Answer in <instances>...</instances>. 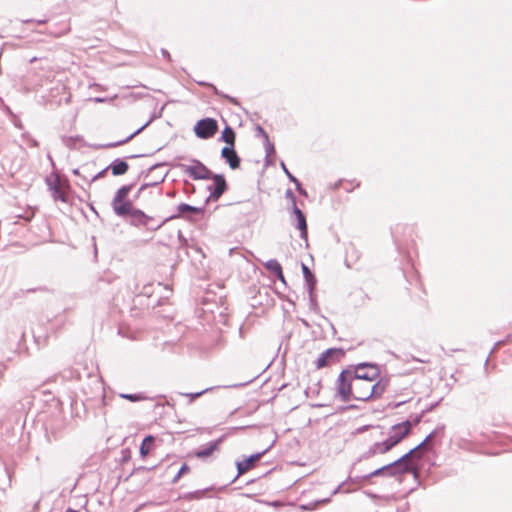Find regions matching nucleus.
Returning <instances> with one entry per match:
<instances>
[{
  "instance_id": "cd10ccee",
  "label": "nucleus",
  "mask_w": 512,
  "mask_h": 512,
  "mask_svg": "<svg viewBox=\"0 0 512 512\" xmlns=\"http://www.w3.org/2000/svg\"><path fill=\"white\" fill-rule=\"evenodd\" d=\"M64 429V422L62 419H59L56 426H53L51 423H46V432L49 431L53 435L54 439H57L60 435L62 430Z\"/></svg>"
},
{
  "instance_id": "20e7f679",
  "label": "nucleus",
  "mask_w": 512,
  "mask_h": 512,
  "mask_svg": "<svg viewBox=\"0 0 512 512\" xmlns=\"http://www.w3.org/2000/svg\"><path fill=\"white\" fill-rule=\"evenodd\" d=\"M165 163H156L149 167L147 170H142L139 175L138 179L140 178H149L148 181L143 183L140 186V191H144L149 187H156L159 186L161 183H163L168 175V171L160 172L159 169L164 167Z\"/></svg>"
},
{
  "instance_id": "bf43d9fd",
  "label": "nucleus",
  "mask_w": 512,
  "mask_h": 512,
  "mask_svg": "<svg viewBox=\"0 0 512 512\" xmlns=\"http://www.w3.org/2000/svg\"><path fill=\"white\" fill-rule=\"evenodd\" d=\"M369 427H370L369 425H364V426H362V427H359V428L356 430V432H357V433H362V432L366 431L367 429H369Z\"/></svg>"
},
{
  "instance_id": "473e14b6",
  "label": "nucleus",
  "mask_w": 512,
  "mask_h": 512,
  "mask_svg": "<svg viewBox=\"0 0 512 512\" xmlns=\"http://www.w3.org/2000/svg\"><path fill=\"white\" fill-rule=\"evenodd\" d=\"M265 268L274 275L282 270L281 264L276 259H269L265 264Z\"/></svg>"
},
{
  "instance_id": "393cba45",
  "label": "nucleus",
  "mask_w": 512,
  "mask_h": 512,
  "mask_svg": "<svg viewBox=\"0 0 512 512\" xmlns=\"http://www.w3.org/2000/svg\"><path fill=\"white\" fill-rule=\"evenodd\" d=\"M235 139L236 133L234 129L231 126L226 125L221 133L219 141L225 142L227 144L226 146H235Z\"/></svg>"
},
{
  "instance_id": "c03bdc74",
  "label": "nucleus",
  "mask_w": 512,
  "mask_h": 512,
  "mask_svg": "<svg viewBox=\"0 0 512 512\" xmlns=\"http://www.w3.org/2000/svg\"><path fill=\"white\" fill-rule=\"evenodd\" d=\"M411 457H415L417 459H421L422 458V454L420 453V450L417 449V446H415L414 448H412L411 450H409L407 452Z\"/></svg>"
},
{
  "instance_id": "37998d69",
  "label": "nucleus",
  "mask_w": 512,
  "mask_h": 512,
  "mask_svg": "<svg viewBox=\"0 0 512 512\" xmlns=\"http://www.w3.org/2000/svg\"><path fill=\"white\" fill-rule=\"evenodd\" d=\"M293 183L295 184V188L300 195L307 196V191L302 187V184L298 179Z\"/></svg>"
},
{
  "instance_id": "13d9d810",
  "label": "nucleus",
  "mask_w": 512,
  "mask_h": 512,
  "mask_svg": "<svg viewBox=\"0 0 512 512\" xmlns=\"http://www.w3.org/2000/svg\"><path fill=\"white\" fill-rule=\"evenodd\" d=\"M5 370H6V365L3 363H0V379L3 377Z\"/></svg>"
},
{
  "instance_id": "2eb2a0df",
  "label": "nucleus",
  "mask_w": 512,
  "mask_h": 512,
  "mask_svg": "<svg viewBox=\"0 0 512 512\" xmlns=\"http://www.w3.org/2000/svg\"><path fill=\"white\" fill-rule=\"evenodd\" d=\"M47 185L51 191V196L55 201L67 202V195L61 188L60 179L58 176L54 180L47 179Z\"/></svg>"
},
{
  "instance_id": "a211bd4d",
  "label": "nucleus",
  "mask_w": 512,
  "mask_h": 512,
  "mask_svg": "<svg viewBox=\"0 0 512 512\" xmlns=\"http://www.w3.org/2000/svg\"><path fill=\"white\" fill-rule=\"evenodd\" d=\"M224 436H220L218 439L201 446L196 452L195 456L198 459H205L209 457L214 451L219 449V445L222 443Z\"/></svg>"
},
{
  "instance_id": "f03ea898",
  "label": "nucleus",
  "mask_w": 512,
  "mask_h": 512,
  "mask_svg": "<svg viewBox=\"0 0 512 512\" xmlns=\"http://www.w3.org/2000/svg\"><path fill=\"white\" fill-rule=\"evenodd\" d=\"M348 369H352V377L355 381L370 383L381 375L380 366L373 362H360Z\"/></svg>"
},
{
  "instance_id": "58836bf2",
  "label": "nucleus",
  "mask_w": 512,
  "mask_h": 512,
  "mask_svg": "<svg viewBox=\"0 0 512 512\" xmlns=\"http://www.w3.org/2000/svg\"><path fill=\"white\" fill-rule=\"evenodd\" d=\"M369 478H363L362 476H348L345 480L346 484H359L361 481L368 480Z\"/></svg>"
},
{
  "instance_id": "e433bc0d",
  "label": "nucleus",
  "mask_w": 512,
  "mask_h": 512,
  "mask_svg": "<svg viewBox=\"0 0 512 512\" xmlns=\"http://www.w3.org/2000/svg\"><path fill=\"white\" fill-rule=\"evenodd\" d=\"M285 198L289 201L290 206H293V205L297 204L296 196H295V194L293 193V191L290 188H288L286 190Z\"/></svg>"
},
{
  "instance_id": "5fc2aeb1",
  "label": "nucleus",
  "mask_w": 512,
  "mask_h": 512,
  "mask_svg": "<svg viewBox=\"0 0 512 512\" xmlns=\"http://www.w3.org/2000/svg\"><path fill=\"white\" fill-rule=\"evenodd\" d=\"M37 291H48V289L46 287H37V288H31V289H28L27 292L28 293H34V292H37Z\"/></svg>"
},
{
  "instance_id": "c85d7f7f",
  "label": "nucleus",
  "mask_w": 512,
  "mask_h": 512,
  "mask_svg": "<svg viewBox=\"0 0 512 512\" xmlns=\"http://www.w3.org/2000/svg\"><path fill=\"white\" fill-rule=\"evenodd\" d=\"M210 488H205V489H201V490H195V491H191V492H187V493H184L180 496L181 499L183 500H186V501H191V500H195V499H201L205 492L209 491Z\"/></svg>"
},
{
  "instance_id": "ea45409f",
  "label": "nucleus",
  "mask_w": 512,
  "mask_h": 512,
  "mask_svg": "<svg viewBox=\"0 0 512 512\" xmlns=\"http://www.w3.org/2000/svg\"><path fill=\"white\" fill-rule=\"evenodd\" d=\"M212 388H206L204 390H201L199 392H195V393H185L183 394L184 396L186 397H189L191 401L195 400L196 398L202 396L204 393L208 392L209 390H211Z\"/></svg>"
},
{
  "instance_id": "0e129e2a",
  "label": "nucleus",
  "mask_w": 512,
  "mask_h": 512,
  "mask_svg": "<svg viewBox=\"0 0 512 512\" xmlns=\"http://www.w3.org/2000/svg\"><path fill=\"white\" fill-rule=\"evenodd\" d=\"M66 512H78V510H75V509H72V508H68V509L66 510Z\"/></svg>"
},
{
  "instance_id": "423d86ee",
  "label": "nucleus",
  "mask_w": 512,
  "mask_h": 512,
  "mask_svg": "<svg viewBox=\"0 0 512 512\" xmlns=\"http://www.w3.org/2000/svg\"><path fill=\"white\" fill-rule=\"evenodd\" d=\"M344 356V349L336 347L328 348L318 356V358L314 361V365L317 369H322L333 363L340 362Z\"/></svg>"
},
{
  "instance_id": "79ce46f5",
  "label": "nucleus",
  "mask_w": 512,
  "mask_h": 512,
  "mask_svg": "<svg viewBox=\"0 0 512 512\" xmlns=\"http://www.w3.org/2000/svg\"><path fill=\"white\" fill-rule=\"evenodd\" d=\"M131 458V452L129 449H123L121 451V462H127Z\"/></svg>"
},
{
  "instance_id": "39448f33",
  "label": "nucleus",
  "mask_w": 512,
  "mask_h": 512,
  "mask_svg": "<svg viewBox=\"0 0 512 512\" xmlns=\"http://www.w3.org/2000/svg\"><path fill=\"white\" fill-rule=\"evenodd\" d=\"M411 428L412 424L409 420H405L401 423L393 425L390 428L388 438L385 439L389 444V447L392 449L398 445L405 437L409 435Z\"/></svg>"
},
{
  "instance_id": "ddd939ff",
  "label": "nucleus",
  "mask_w": 512,
  "mask_h": 512,
  "mask_svg": "<svg viewBox=\"0 0 512 512\" xmlns=\"http://www.w3.org/2000/svg\"><path fill=\"white\" fill-rule=\"evenodd\" d=\"M377 381L370 386L369 390V399H378L380 398L387 390L390 385V377L388 375L379 376Z\"/></svg>"
},
{
  "instance_id": "f8f14e48",
  "label": "nucleus",
  "mask_w": 512,
  "mask_h": 512,
  "mask_svg": "<svg viewBox=\"0 0 512 512\" xmlns=\"http://www.w3.org/2000/svg\"><path fill=\"white\" fill-rule=\"evenodd\" d=\"M390 450H391V448L389 447V444L386 442V440L380 441V442H374L371 446H369V448L365 452H363L357 458V460L354 462L353 465H356L357 463H360L363 460L370 459L377 454H381V455L385 454V453L389 452Z\"/></svg>"
},
{
  "instance_id": "4468645a",
  "label": "nucleus",
  "mask_w": 512,
  "mask_h": 512,
  "mask_svg": "<svg viewBox=\"0 0 512 512\" xmlns=\"http://www.w3.org/2000/svg\"><path fill=\"white\" fill-rule=\"evenodd\" d=\"M221 158L229 165L232 170L240 167L241 158L235 150V146H224L221 149Z\"/></svg>"
},
{
  "instance_id": "774afa93",
  "label": "nucleus",
  "mask_w": 512,
  "mask_h": 512,
  "mask_svg": "<svg viewBox=\"0 0 512 512\" xmlns=\"http://www.w3.org/2000/svg\"><path fill=\"white\" fill-rule=\"evenodd\" d=\"M73 174H75V175H79V169H74V170H73Z\"/></svg>"
},
{
  "instance_id": "412c9836",
  "label": "nucleus",
  "mask_w": 512,
  "mask_h": 512,
  "mask_svg": "<svg viewBox=\"0 0 512 512\" xmlns=\"http://www.w3.org/2000/svg\"><path fill=\"white\" fill-rule=\"evenodd\" d=\"M113 176H121L129 170V164L125 159L116 158L108 165Z\"/></svg>"
},
{
  "instance_id": "4be33fe9",
  "label": "nucleus",
  "mask_w": 512,
  "mask_h": 512,
  "mask_svg": "<svg viewBox=\"0 0 512 512\" xmlns=\"http://www.w3.org/2000/svg\"><path fill=\"white\" fill-rule=\"evenodd\" d=\"M205 211V207L202 206V207H197V206H192L190 204H187V203H180L178 206H177V213L176 214H173L172 216H176V219L179 218V217H182L184 216L185 214H203Z\"/></svg>"
},
{
  "instance_id": "4d7b16f0",
  "label": "nucleus",
  "mask_w": 512,
  "mask_h": 512,
  "mask_svg": "<svg viewBox=\"0 0 512 512\" xmlns=\"http://www.w3.org/2000/svg\"><path fill=\"white\" fill-rule=\"evenodd\" d=\"M346 485V482L343 481L342 483H340L336 488L335 490L333 491V494H336L338 493L344 486Z\"/></svg>"
},
{
  "instance_id": "a19ab883",
  "label": "nucleus",
  "mask_w": 512,
  "mask_h": 512,
  "mask_svg": "<svg viewBox=\"0 0 512 512\" xmlns=\"http://www.w3.org/2000/svg\"><path fill=\"white\" fill-rule=\"evenodd\" d=\"M280 166H281L283 172L285 173V175L288 177V179L291 182H296L297 178L288 170V168L286 167V165L283 161H281Z\"/></svg>"
},
{
  "instance_id": "8fccbe9b",
  "label": "nucleus",
  "mask_w": 512,
  "mask_h": 512,
  "mask_svg": "<svg viewBox=\"0 0 512 512\" xmlns=\"http://www.w3.org/2000/svg\"><path fill=\"white\" fill-rule=\"evenodd\" d=\"M424 415H425V414L423 413V411H421V413H420V414H418V415H416V416L414 417V419H413V421L411 422V424H412V425H413V424H414V425L419 424V423H420V421H421V419L423 418V416H424Z\"/></svg>"
},
{
  "instance_id": "9b49d317",
  "label": "nucleus",
  "mask_w": 512,
  "mask_h": 512,
  "mask_svg": "<svg viewBox=\"0 0 512 512\" xmlns=\"http://www.w3.org/2000/svg\"><path fill=\"white\" fill-rule=\"evenodd\" d=\"M270 449V446L264 449L261 452H257L251 454L248 457H245L243 460H237L235 465L237 469L236 476L232 479L231 483L235 482L238 477L246 473L248 470L254 467L255 463L260 460V458Z\"/></svg>"
},
{
  "instance_id": "09e8293b",
  "label": "nucleus",
  "mask_w": 512,
  "mask_h": 512,
  "mask_svg": "<svg viewBox=\"0 0 512 512\" xmlns=\"http://www.w3.org/2000/svg\"><path fill=\"white\" fill-rule=\"evenodd\" d=\"M440 401L441 400H439V401H437L435 403H431L430 405H428L425 409L422 410L423 413L427 414V413L433 411L439 405Z\"/></svg>"
},
{
  "instance_id": "bb28decb",
  "label": "nucleus",
  "mask_w": 512,
  "mask_h": 512,
  "mask_svg": "<svg viewBox=\"0 0 512 512\" xmlns=\"http://www.w3.org/2000/svg\"><path fill=\"white\" fill-rule=\"evenodd\" d=\"M62 143L69 149H74L77 143L84 144V138L80 135L62 136Z\"/></svg>"
},
{
  "instance_id": "6e6d98bb",
  "label": "nucleus",
  "mask_w": 512,
  "mask_h": 512,
  "mask_svg": "<svg viewBox=\"0 0 512 512\" xmlns=\"http://www.w3.org/2000/svg\"><path fill=\"white\" fill-rule=\"evenodd\" d=\"M161 54H162V56H163L165 59H167L168 61H170V60H171L170 54H169V52H168L166 49H161Z\"/></svg>"
},
{
  "instance_id": "0eeeda50",
  "label": "nucleus",
  "mask_w": 512,
  "mask_h": 512,
  "mask_svg": "<svg viewBox=\"0 0 512 512\" xmlns=\"http://www.w3.org/2000/svg\"><path fill=\"white\" fill-rule=\"evenodd\" d=\"M193 130L198 138L210 139L218 131V123L214 118L206 117L197 121Z\"/></svg>"
},
{
  "instance_id": "c9c22d12",
  "label": "nucleus",
  "mask_w": 512,
  "mask_h": 512,
  "mask_svg": "<svg viewBox=\"0 0 512 512\" xmlns=\"http://www.w3.org/2000/svg\"><path fill=\"white\" fill-rule=\"evenodd\" d=\"M189 471H190V467L188 466V464L183 463L181 465L180 469L178 470L177 474L171 480V483L176 484L179 481V479L182 477V475H184L185 473H187Z\"/></svg>"
},
{
  "instance_id": "9d476101",
  "label": "nucleus",
  "mask_w": 512,
  "mask_h": 512,
  "mask_svg": "<svg viewBox=\"0 0 512 512\" xmlns=\"http://www.w3.org/2000/svg\"><path fill=\"white\" fill-rule=\"evenodd\" d=\"M192 165L183 166L184 172L194 180H210L212 172L199 160L193 159Z\"/></svg>"
},
{
  "instance_id": "603ef678",
  "label": "nucleus",
  "mask_w": 512,
  "mask_h": 512,
  "mask_svg": "<svg viewBox=\"0 0 512 512\" xmlns=\"http://www.w3.org/2000/svg\"><path fill=\"white\" fill-rule=\"evenodd\" d=\"M153 469H154V466H152L150 468L145 467V466H139L137 468H134V470H133V472L131 474H133L135 472H138V471H150V470H153Z\"/></svg>"
},
{
  "instance_id": "72a5a7b5",
  "label": "nucleus",
  "mask_w": 512,
  "mask_h": 512,
  "mask_svg": "<svg viewBox=\"0 0 512 512\" xmlns=\"http://www.w3.org/2000/svg\"><path fill=\"white\" fill-rule=\"evenodd\" d=\"M309 296V309L314 313L320 312V307L318 305L316 296L314 295V290H307Z\"/></svg>"
},
{
  "instance_id": "f704fd0d",
  "label": "nucleus",
  "mask_w": 512,
  "mask_h": 512,
  "mask_svg": "<svg viewBox=\"0 0 512 512\" xmlns=\"http://www.w3.org/2000/svg\"><path fill=\"white\" fill-rule=\"evenodd\" d=\"M264 147H265V152H266V156H265L266 164H270L271 163L270 156H271V154H273L275 152V148H274L273 143L270 142L269 138L264 140Z\"/></svg>"
},
{
  "instance_id": "e2e57ef3",
  "label": "nucleus",
  "mask_w": 512,
  "mask_h": 512,
  "mask_svg": "<svg viewBox=\"0 0 512 512\" xmlns=\"http://www.w3.org/2000/svg\"><path fill=\"white\" fill-rule=\"evenodd\" d=\"M143 191H140V188L138 189V191L136 192L135 194V199L139 198L140 194L142 193Z\"/></svg>"
},
{
  "instance_id": "aec40b11",
  "label": "nucleus",
  "mask_w": 512,
  "mask_h": 512,
  "mask_svg": "<svg viewBox=\"0 0 512 512\" xmlns=\"http://www.w3.org/2000/svg\"><path fill=\"white\" fill-rule=\"evenodd\" d=\"M411 458L412 457L408 453H405L400 458L393 461V466H395L397 472H399V477L412 470V463L409 461Z\"/></svg>"
},
{
  "instance_id": "dca6fc26",
  "label": "nucleus",
  "mask_w": 512,
  "mask_h": 512,
  "mask_svg": "<svg viewBox=\"0 0 512 512\" xmlns=\"http://www.w3.org/2000/svg\"><path fill=\"white\" fill-rule=\"evenodd\" d=\"M370 385L366 382L355 381L353 386L352 399L357 401H369Z\"/></svg>"
},
{
  "instance_id": "7ed1b4c3",
  "label": "nucleus",
  "mask_w": 512,
  "mask_h": 512,
  "mask_svg": "<svg viewBox=\"0 0 512 512\" xmlns=\"http://www.w3.org/2000/svg\"><path fill=\"white\" fill-rule=\"evenodd\" d=\"M354 383L352 369H343L336 379V396L344 402L351 400Z\"/></svg>"
},
{
  "instance_id": "f3484780",
  "label": "nucleus",
  "mask_w": 512,
  "mask_h": 512,
  "mask_svg": "<svg viewBox=\"0 0 512 512\" xmlns=\"http://www.w3.org/2000/svg\"><path fill=\"white\" fill-rule=\"evenodd\" d=\"M393 465H394L393 462H391L382 467H379V468L375 469L374 471H372L366 475H363V478H372V477H377V476L397 478V477H399V472H397L395 466H393Z\"/></svg>"
},
{
  "instance_id": "864d4df0",
  "label": "nucleus",
  "mask_w": 512,
  "mask_h": 512,
  "mask_svg": "<svg viewBox=\"0 0 512 512\" xmlns=\"http://www.w3.org/2000/svg\"><path fill=\"white\" fill-rule=\"evenodd\" d=\"M275 277H276L279 281H281L282 283H284V284L286 283V281H285V277H284V274H283V270H280V272L276 273V274H275Z\"/></svg>"
},
{
  "instance_id": "2f4dec72",
  "label": "nucleus",
  "mask_w": 512,
  "mask_h": 512,
  "mask_svg": "<svg viewBox=\"0 0 512 512\" xmlns=\"http://www.w3.org/2000/svg\"><path fill=\"white\" fill-rule=\"evenodd\" d=\"M443 430H444V426L443 425L441 427H437L436 429H434L432 432H430L425 437V439L421 443H419L417 445V449H419L420 451L427 450L428 449L427 443L438 433V431H443Z\"/></svg>"
},
{
  "instance_id": "69168bd1",
  "label": "nucleus",
  "mask_w": 512,
  "mask_h": 512,
  "mask_svg": "<svg viewBox=\"0 0 512 512\" xmlns=\"http://www.w3.org/2000/svg\"><path fill=\"white\" fill-rule=\"evenodd\" d=\"M404 403H405V401L398 402V403L395 404V407H399V406H401Z\"/></svg>"
},
{
  "instance_id": "7c9ffc66",
  "label": "nucleus",
  "mask_w": 512,
  "mask_h": 512,
  "mask_svg": "<svg viewBox=\"0 0 512 512\" xmlns=\"http://www.w3.org/2000/svg\"><path fill=\"white\" fill-rule=\"evenodd\" d=\"M119 397L131 402H139L149 399L144 393H120Z\"/></svg>"
},
{
  "instance_id": "de8ad7c7",
  "label": "nucleus",
  "mask_w": 512,
  "mask_h": 512,
  "mask_svg": "<svg viewBox=\"0 0 512 512\" xmlns=\"http://www.w3.org/2000/svg\"><path fill=\"white\" fill-rule=\"evenodd\" d=\"M108 170H109L108 166H107V167H105L104 169H102L101 171H99L97 174H95V175L92 177L91 181H95V180H97V179H99V178L104 177V176H105V174H106V172H107Z\"/></svg>"
},
{
  "instance_id": "6ab92c4d",
  "label": "nucleus",
  "mask_w": 512,
  "mask_h": 512,
  "mask_svg": "<svg viewBox=\"0 0 512 512\" xmlns=\"http://www.w3.org/2000/svg\"><path fill=\"white\" fill-rule=\"evenodd\" d=\"M173 219H176V216H169V217H166L162 220H159L157 218H155L154 216H150V215H147L145 214V224H144V227L145 229L149 230V231H157L158 229H160L165 223H167L168 221L170 220H173Z\"/></svg>"
},
{
  "instance_id": "4c0bfd02",
  "label": "nucleus",
  "mask_w": 512,
  "mask_h": 512,
  "mask_svg": "<svg viewBox=\"0 0 512 512\" xmlns=\"http://www.w3.org/2000/svg\"><path fill=\"white\" fill-rule=\"evenodd\" d=\"M321 388V381L318 380L317 383L314 384L313 387H307L305 389V394L308 396L309 392H312L313 394H319Z\"/></svg>"
},
{
  "instance_id": "49530a36",
  "label": "nucleus",
  "mask_w": 512,
  "mask_h": 512,
  "mask_svg": "<svg viewBox=\"0 0 512 512\" xmlns=\"http://www.w3.org/2000/svg\"><path fill=\"white\" fill-rule=\"evenodd\" d=\"M256 135L263 137L264 140L269 138L267 132L260 125H257V127H256Z\"/></svg>"
},
{
  "instance_id": "3c124183",
  "label": "nucleus",
  "mask_w": 512,
  "mask_h": 512,
  "mask_svg": "<svg viewBox=\"0 0 512 512\" xmlns=\"http://www.w3.org/2000/svg\"><path fill=\"white\" fill-rule=\"evenodd\" d=\"M407 473H411L415 479L419 477V471L418 468L412 464V470L408 471Z\"/></svg>"
},
{
  "instance_id": "a878e982",
  "label": "nucleus",
  "mask_w": 512,
  "mask_h": 512,
  "mask_svg": "<svg viewBox=\"0 0 512 512\" xmlns=\"http://www.w3.org/2000/svg\"><path fill=\"white\" fill-rule=\"evenodd\" d=\"M296 223L295 227L300 232V238L307 241L308 239V226H307V220L304 213L300 214L298 217H295Z\"/></svg>"
},
{
  "instance_id": "052dcab7",
  "label": "nucleus",
  "mask_w": 512,
  "mask_h": 512,
  "mask_svg": "<svg viewBox=\"0 0 512 512\" xmlns=\"http://www.w3.org/2000/svg\"><path fill=\"white\" fill-rule=\"evenodd\" d=\"M250 382H251V380H249L247 382H244V383L233 384V385H230L229 387H233V388L242 387V386H245L246 384H248Z\"/></svg>"
},
{
  "instance_id": "a18cd8bd",
  "label": "nucleus",
  "mask_w": 512,
  "mask_h": 512,
  "mask_svg": "<svg viewBox=\"0 0 512 512\" xmlns=\"http://www.w3.org/2000/svg\"><path fill=\"white\" fill-rule=\"evenodd\" d=\"M291 209V217H298L300 214H302V210L297 206V204L290 206Z\"/></svg>"
},
{
  "instance_id": "1a4fd4ad",
  "label": "nucleus",
  "mask_w": 512,
  "mask_h": 512,
  "mask_svg": "<svg viewBox=\"0 0 512 512\" xmlns=\"http://www.w3.org/2000/svg\"><path fill=\"white\" fill-rule=\"evenodd\" d=\"M210 180H213V184L207 187L210 195L206 199V203L210 199L217 201L228 189V185L223 174H212Z\"/></svg>"
},
{
  "instance_id": "b1692460",
  "label": "nucleus",
  "mask_w": 512,
  "mask_h": 512,
  "mask_svg": "<svg viewBox=\"0 0 512 512\" xmlns=\"http://www.w3.org/2000/svg\"><path fill=\"white\" fill-rule=\"evenodd\" d=\"M301 268H302V273H303V277L305 279L307 290H314L316 283H317V279H316L315 275L312 273V271L309 269V267L306 264L302 263Z\"/></svg>"
},
{
  "instance_id": "f257e3e1",
  "label": "nucleus",
  "mask_w": 512,
  "mask_h": 512,
  "mask_svg": "<svg viewBox=\"0 0 512 512\" xmlns=\"http://www.w3.org/2000/svg\"><path fill=\"white\" fill-rule=\"evenodd\" d=\"M135 186V182L121 186L115 193L111 206L115 215L121 218H129L130 225L144 227L145 212L135 208L131 200L127 199L129 193Z\"/></svg>"
},
{
  "instance_id": "6e6552de",
  "label": "nucleus",
  "mask_w": 512,
  "mask_h": 512,
  "mask_svg": "<svg viewBox=\"0 0 512 512\" xmlns=\"http://www.w3.org/2000/svg\"><path fill=\"white\" fill-rule=\"evenodd\" d=\"M162 110H163V107L161 108L159 113L154 112L147 122H145L141 127H139L136 131L131 133L125 139H122V140H119L116 142L105 143V144H92V145H90V147L95 150H101V149L114 148V147H118V146L126 144L127 142L132 140L136 135L141 133L146 127H148L155 119L160 118L162 116Z\"/></svg>"
},
{
  "instance_id": "338daca9",
  "label": "nucleus",
  "mask_w": 512,
  "mask_h": 512,
  "mask_svg": "<svg viewBox=\"0 0 512 512\" xmlns=\"http://www.w3.org/2000/svg\"><path fill=\"white\" fill-rule=\"evenodd\" d=\"M353 408H355V405H349V406H347V407H345L343 409L345 410V409H353Z\"/></svg>"
},
{
  "instance_id": "5701e85b",
  "label": "nucleus",
  "mask_w": 512,
  "mask_h": 512,
  "mask_svg": "<svg viewBox=\"0 0 512 512\" xmlns=\"http://www.w3.org/2000/svg\"><path fill=\"white\" fill-rule=\"evenodd\" d=\"M196 83H197L199 86H201V87H207V88H210V89L213 91V93H214L215 95H217V96H221V97H223V98L227 99V100H228L230 103H232L233 105H236V106H238V105H239V101H238L236 98H234V97H232V96H229V95H227V94H225V93H223V92L219 91V90H218V88H217L214 84L209 83V82H206V81H196Z\"/></svg>"
},
{
  "instance_id": "680f3d73",
  "label": "nucleus",
  "mask_w": 512,
  "mask_h": 512,
  "mask_svg": "<svg viewBox=\"0 0 512 512\" xmlns=\"http://www.w3.org/2000/svg\"><path fill=\"white\" fill-rule=\"evenodd\" d=\"M144 156H146V155L145 154H134V155L128 156L127 158L133 159V158H140V157H144Z\"/></svg>"
},
{
  "instance_id": "c756f323",
  "label": "nucleus",
  "mask_w": 512,
  "mask_h": 512,
  "mask_svg": "<svg viewBox=\"0 0 512 512\" xmlns=\"http://www.w3.org/2000/svg\"><path fill=\"white\" fill-rule=\"evenodd\" d=\"M154 437L152 435H147L143 438L140 445V455L141 457H145L150 451V445L153 443Z\"/></svg>"
}]
</instances>
